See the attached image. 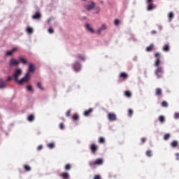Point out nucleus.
<instances>
[{
  "label": "nucleus",
  "mask_w": 179,
  "mask_h": 179,
  "mask_svg": "<svg viewBox=\"0 0 179 179\" xmlns=\"http://www.w3.org/2000/svg\"><path fill=\"white\" fill-rule=\"evenodd\" d=\"M35 67L34 64H30L28 67V72L25 74L24 77H23L20 81L19 85H23V83H27L30 80V73L34 72Z\"/></svg>",
  "instance_id": "1"
},
{
  "label": "nucleus",
  "mask_w": 179,
  "mask_h": 179,
  "mask_svg": "<svg viewBox=\"0 0 179 179\" xmlns=\"http://www.w3.org/2000/svg\"><path fill=\"white\" fill-rule=\"evenodd\" d=\"M154 57L156 58V60L154 63L155 66H157L159 68L160 66V64H162V62L160 61L161 55L159 52H155L154 54Z\"/></svg>",
  "instance_id": "2"
},
{
  "label": "nucleus",
  "mask_w": 179,
  "mask_h": 179,
  "mask_svg": "<svg viewBox=\"0 0 179 179\" xmlns=\"http://www.w3.org/2000/svg\"><path fill=\"white\" fill-rule=\"evenodd\" d=\"M155 76H157V79H162L163 78V67H157L155 71Z\"/></svg>",
  "instance_id": "3"
},
{
  "label": "nucleus",
  "mask_w": 179,
  "mask_h": 179,
  "mask_svg": "<svg viewBox=\"0 0 179 179\" xmlns=\"http://www.w3.org/2000/svg\"><path fill=\"white\" fill-rule=\"evenodd\" d=\"M103 164V159H97L94 162H90L89 166L93 167L94 166H101Z\"/></svg>",
  "instance_id": "4"
},
{
  "label": "nucleus",
  "mask_w": 179,
  "mask_h": 179,
  "mask_svg": "<svg viewBox=\"0 0 179 179\" xmlns=\"http://www.w3.org/2000/svg\"><path fill=\"white\" fill-rule=\"evenodd\" d=\"M84 6L87 10H92L96 8V3L94 1H89L88 4H85Z\"/></svg>",
  "instance_id": "5"
},
{
  "label": "nucleus",
  "mask_w": 179,
  "mask_h": 179,
  "mask_svg": "<svg viewBox=\"0 0 179 179\" xmlns=\"http://www.w3.org/2000/svg\"><path fill=\"white\" fill-rule=\"evenodd\" d=\"M20 75H22V69H17L13 75L15 82H17L18 84L19 82H20V80H19V76H20Z\"/></svg>",
  "instance_id": "6"
},
{
  "label": "nucleus",
  "mask_w": 179,
  "mask_h": 179,
  "mask_svg": "<svg viewBox=\"0 0 179 179\" xmlns=\"http://www.w3.org/2000/svg\"><path fill=\"white\" fill-rule=\"evenodd\" d=\"M108 120L110 121H117V115L115 113H110L108 114Z\"/></svg>",
  "instance_id": "7"
},
{
  "label": "nucleus",
  "mask_w": 179,
  "mask_h": 179,
  "mask_svg": "<svg viewBox=\"0 0 179 179\" xmlns=\"http://www.w3.org/2000/svg\"><path fill=\"white\" fill-rule=\"evenodd\" d=\"M90 149L92 153H93L94 155V154H96L97 150H99V146H97V145H96V144H92L90 147Z\"/></svg>",
  "instance_id": "8"
},
{
  "label": "nucleus",
  "mask_w": 179,
  "mask_h": 179,
  "mask_svg": "<svg viewBox=\"0 0 179 179\" xmlns=\"http://www.w3.org/2000/svg\"><path fill=\"white\" fill-rule=\"evenodd\" d=\"M104 30H107V24H103L97 30L96 33L98 34H101V31H104Z\"/></svg>",
  "instance_id": "9"
},
{
  "label": "nucleus",
  "mask_w": 179,
  "mask_h": 179,
  "mask_svg": "<svg viewBox=\"0 0 179 179\" xmlns=\"http://www.w3.org/2000/svg\"><path fill=\"white\" fill-rule=\"evenodd\" d=\"M73 68L74 71H76V72H79V71H80V64H79L78 62L75 63L73 65Z\"/></svg>",
  "instance_id": "10"
},
{
  "label": "nucleus",
  "mask_w": 179,
  "mask_h": 179,
  "mask_svg": "<svg viewBox=\"0 0 179 179\" xmlns=\"http://www.w3.org/2000/svg\"><path fill=\"white\" fill-rule=\"evenodd\" d=\"M17 50V48H14L10 50H8L6 53V55H7L8 57H10V55H12L13 54H14L15 52H16V50Z\"/></svg>",
  "instance_id": "11"
},
{
  "label": "nucleus",
  "mask_w": 179,
  "mask_h": 179,
  "mask_svg": "<svg viewBox=\"0 0 179 179\" xmlns=\"http://www.w3.org/2000/svg\"><path fill=\"white\" fill-rule=\"evenodd\" d=\"M10 65H12L13 66H17V65H19V61L15 59H11L10 60Z\"/></svg>",
  "instance_id": "12"
},
{
  "label": "nucleus",
  "mask_w": 179,
  "mask_h": 179,
  "mask_svg": "<svg viewBox=\"0 0 179 179\" xmlns=\"http://www.w3.org/2000/svg\"><path fill=\"white\" fill-rule=\"evenodd\" d=\"M60 177H62V179H69V173L68 172H63L60 174Z\"/></svg>",
  "instance_id": "13"
},
{
  "label": "nucleus",
  "mask_w": 179,
  "mask_h": 179,
  "mask_svg": "<svg viewBox=\"0 0 179 179\" xmlns=\"http://www.w3.org/2000/svg\"><path fill=\"white\" fill-rule=\"evenodd\" d=\"M18 62L23 64V65H26V64H27V59H26V57H19Z\"/></svg>",
  "instance_id": "14"
},
{
  "label": "nucleus",
  "mask_w": 179,
  "mask_h": 179,
  "mask_svg": "<svg viewBox=\"0 0 179 179\" xmlns=\"http://www.w3.org/2000/svg\"><path fill=\"white\" fill-rule=\"evenodd\" d=\"M93 113V108H90L84 112L85 117H89Z\"/></svg>",
  "instance_id": "15"
},
{
  "label": "nucleus",
  "mask_w": 179,
  "mask_h": 179,
  "mask_svg": "<svg viewBox=\"0 0 179 179\" xmlns=\"http://www.w3.org/2000/svg\"><path fill=\"white\" fill-rule=\"evenodd\" d=\"M85 28L88 31H90V33H94V29H93L89 24H85Z\"/></svg>",
  "instance_id": "16"
},
{
  "label": "nucleus",
  "mask_w": 179,
  "mask_h": 179,
  "mask_svg": "<svg viewBox=\"0 0 179 179\" xmlns=\"http://www.w3.org/2000/svg\"><path fill=\"white\" fill-rule=\"evenodd\" d=\"M4 87H6V81L0 79V89H4Z\"/></svg>",
  "instance_id": "17"
},
{
  "label": "nucleus",
  "mask_w": 179,
  "mask_h": 179,
  "mask_svg": "<svg viewBox=\"0 0 179 179\" xmlns=\"http://www.w3.org/2000/svg\"><path fill=\"white\" fill-rule=\"evenodd\" d=\"M32 19H41V14L40 13H36L35 15H32Z\"/></svg>",
  "instance_id": "18"
},
{
  "label": "nucleus",
  "mask_w": 179,
  "mask_h": 179,
  "mask_svg": "<svg viewBox=\"0 0 179 179\" xmlns=\"http://www.w3.org/2000/svg\"><path fill=\"white\" fill-rule=\"evenodd\" d=\"M155 94L156 96H162V94H163V92L162 91V89L160 88H157L155 90Z\"/></svg>",
  "instance_id": "19"
},
{
  "label": "nucleus",
  "mask_w": 179,
  "mask_h": 179,
  "mask_svg": "<svg viewBox=\"0 0 179 179\" xmlns=\"http://www.w3.org/2000/svg\"><path fill=\"white\" fill-rule=\"evenodd\" d=\"M162 50L165 52H169V51H170V45H169L168 44L164 45Z\"/></svg>",
  "instance_id": "20"
},
{
  "label": "nucleus",
  "mask_w": 179,
  "mask_h": 179,
  "mask_svg": "<svg viewBox=\"0 0 179 179\" xmlns=\"http://www.w3.org/2000/svg\"><path fill=\"white\" fill-rule=\"evenodd\" d=\"M171 148H177L178 146V141H173L171 143Z\"/></svg>",
  "instance_id": "21"
},
{
  "label": "nucleus",
  "mask_w": 179,
  "mask_h": 179,
  "mask_svg": "<svg viewBox=\"0 0 179 179\" xmlns=\"http://www.w3.org/2000/svg\"><path fill=\"white\" fill-rule=\"evenodd\" d=\"M71 169H72V165H71V164H67L64 166V170H66V171H69V170H71Z\"/></svg>",
  "instance_id": "22"
},
{
  "label": "nucleus",
  "mask_w": 179,
  "mask_h": 179,
  "mask_svg": "<svg viewBox=\"0 0 179 179\" xmlns=\"http://www.w3.org/2000/svg\"><path fill=\"white\" fill-rule=\"evenodd\" d=\"M120 77L122 78V79H127V78H128V74H127V73L122 72L120 75Z\"/></svg>",
  "instance_id": "23"
},
{
  "label": "nucleus",
  "mask_w": 179,
  "mask_h": 179,
  "mask_svg": "<svg viewBox=\"0 0 179 179\" xmlns=\"http://www.w3.org/2000/svg\"><path fill=\"white\" fill-rule=\"evenodd\" d=\"M158 120H159V122H161L162 124H163V122H164V121H166V118L163 115H160L158 117Z\"/></svg>",
  "instance_id": "24"
},
{
  "label": "nucleus",
  "mask_w": 179,
  "mask_h": 179,
  "mask_svg": "<svg viewBox=\"0 0 179 179\" xmlns=\"http://www.w3.org/2000/svg\"><path fill=\"white\" fill-rule=\"evenodd\" d=\"M147 9L148 10H153V9H155V6H153V3H149Z\"/></svg>",
  "instance_id": "25"
},
{
  "label": "nucleus",
  "mask_w": 179,
  "mask_h": 179,
  "mask_svg": "<svg viewBox=\"0 0 179 179\" xmlns=\"http://www.w3.org/2000/svg\"><path fill=\"white\" fill-rule=\"evenodd\" d=\"M124 96H125V97H128V98L131 97L132 93H131V92H129V91H125Z\"/></svg>",
  "instance_id": "26"
},
{
  "label": "nucleus",
  "mask_w": 179,
  "mask_h": 179,
  "mask_svg": "<svg viewBox=\"0 0 179 179\" xmlns=\"http://www.w3.org/2000/svg\"><path fill=\"white\" fill-rule=\"evenodd\" d=\"M152 50H153V44H151L150 45L146 48V51L148 52H150V51H152Z\"/></svg>",
  "instance_id": "27"
},
{
  "label": "nucleus",
  "mask_w": 179,
  "mask_h": 179,
  "mask_svg": "<svg viewBox=\"0 0 179 179\" xmlns=\"http://www.w3.org/2000/svg\"><path fill=\"white\" fill-rule=\"evenodd\" d=\"M28 121L29 122H32V121H34V115H29L27 118Z\"/></svg>",
  "instance_id": "28"
},
{
  "label": "nucleus",
  "mask_w": 179,
  "mask_h": 179,
  "mask_svg": "<svg viewBox=\"0 0 179 179\" xmlns=\"http://www.w3.org/2000/svg\"><path fill=\"white\" fill-rule=\"evenodd\" d=\"M47 146L49 148V149H54V148H55V144L54 143H48Z\"/></svg>",
  "instance_id": "29"
},
{
  "label": "nucleus",
  "mask_w": 179,
  "mask_h": 179,
  "mask_svg": "<svg viewBox=\"0 0 179 179\" xmlns=\"http://www.w3.org/2000/svg\"><path fill=\"white\" fill-rule=\"evenodd\" d=\"M24 170L25 171H31V168L29 165H24Z\"/></svg>",
  "instance_id": "30"
},
{
  "label": "nucleus",
  "mask_w": 179,
  "mask_h": 179,
  "mask_svg": "<svg viewBox=\"0 0 179 179\" xmlns=\"http://www.w3.org/2000/svg\"><path fill=\"white\" fill-rule=\"evenodd\" d=\"M72 120L73 121H78V120H79V115H78V114H74L73 116H72Z\"/></svg>",
  "instance_id": "31"
},
{
  "label": "nucleus",
  "mask_w": 179,
  "mask_h": 179,
  "mask_svg": "<svg viewBox=\"0 0 179 179\" xmlns=\"http://www.w3.org/2000/svg\"><path fill=\"white\" fill-rule=\"evenodd\" d=\"M161 106L162 107H165V108L169 107V103H167V101H164L162 102Z\"/></svg>",
  "instance_id": "32"
},
{
  "label": "nucleus",
  "mask_w": 179,
  "mask_h": 179,
  "mask_svg": "<svg viewBox=\"0 0 179 179\" xmlns=\"http://www.w3.org/2000/svg\"><path fill=\"white\" fill-rule=\"evenodd\" d=\"M170 139V134H166L164 136V141H169Z\"/></svg>",
  "instance_id": "33"
},
{
  "label": "nucleus",
  "mask_w": 179,
  "mask_h": 179,
  "mask_svg": "<svg viewBox=\"0 0 179 179\" xmlns=\"http://www.w3.org/2000/svg\"><path fill=\"white\" fill-rule=\"evenodd\" d=\"M37 88L40 89V90H44V87H43V85H41V83H37Z\"/></svg>",
  "instance_id": "34"
},
{
  "label": "nucleus",
  "mask_w": 179,
  "mask_h": 179,
  "mask_svg": "<svg viewBox=\"0 0 179 179\" xmlns=\"http://www.w3.org/2000/svg\"><path fill=\"white\" fill-rule=\"evenodd\" d=\"M105 142H106V139H104V138L99 137V143H105Z\"/></svg>",
  "instance_id": "35"
},
{
  "label": "nucleus",
  "mask_w": 179,
  "mask_h": 179,
  "mask_svg": "<svg viewBox=\"0 0 179 179\" xmlns=\"http://www.w3.org/2000/svg\"><path fill=\"white\" fill-rule=\"evenodd\" d=\"M127 113H128L129 117H132V114H134V110L129 109Z\"/></svg>",
  "instance_id": "36"
},
{
  "label": "nucleus",
  "mask_w": 179,
  "mask_h": 179,
  "mask_svg": "<svg viewBox=\"0 0 179 179\" xmlns=\"http://www.w3.org/2000/svg\"><path fill=\"white\" fill-rule=\"evenodd\" d=\"M13 79H15L14 76H9V77H8V78L6 79V82H10V80H13Z\"/></svg>",
  "instance_id": "37"
},
{
  "label": "nucleus",
  "mask_w": 179,
  "mask_h": 179,
  "mask_svg": "<svg viewBox=\"0 0 179 179\" xmlns=\"http://www.w3.org/2000/svg\"><path fill=\"white\" fill-rule=\"evenodd\" d=\"M27 31L29 34H31V33H33V28H31V27H27Z\"/></svg>",
  "instance_id": "38"
},
{
  "label": "nucleus",
  "mask_w": 179,
  "mask_h": 179,
  "mask_svg": "<svg viewBox=\"0 0 179 179\" xmlns=\"http://www.w3.org/2000/svg\"><path fill=\"white\" fill-rule=\"evenodd\" d=\"M146 156H148V157H152V151L151 150H147Z\"/></svg>",
  "instance_id": "39"
},
{
  "label": "nucleus",
  "mask_w": 179,
  "mask_h": 179,
  "mask_svg": "<svg viewBox=\"0 0 179 179\" xmlns=\"http://www.w3.org/2000/svg\"><path fill=\"white\" fill-rule=\"evenodd\" d=\"M173 17H174V13H173L172 12L169 13V20H171V19H173Z\"/></svg>",
  "instance_id": "40"
},
{
  "label": "nucleus",
  "mask_w": 179,
  "mask_h": 179,
  "mask_svg": "<svg viewBox=\"0 0 179 179\" xmlns=\"http://www.w3.org/2000/svg\"><path fill=\"white\" fill-rule=\"evenodd\" d=\"M77 58H78V59H81V61H85V57H83L82 55H78Z\"/></svg>",
  "instance_id": "41"
},
{
  "label": "nucleus",
  "mask_w": 179,
  "mask_h": 179,
  "mask_svg": "<svg viewBox=\"0 0 179 179\" xmlns=\"http://www.w3.org/2000/svg\"><path fill=\"white\" fill-rule=\"evenodd\" d=\"M27 90L28 92H33V87H31V85H28Z\"/></svg>",
  "instance_id": "42"
},
{
  "label": "nucleus",
  "mask_w": 179,
  "mask_h": 179,
  "mask_svg": "<svg viewBox=\"0 0 179 179\" xmlns=\"http://www.w3.org/2000/svg\"><path fill=\"white\" fill-rule=\"evenodd\" d=\"M115 26H118L120 24V20H115L114 22Z\"/></svg>",
  "instance_id": "43"
},
{
  "label": "nucleus",
  "mask_w": 179,
  "mask_h": 179,
  "mask_svg": "<svg viewBox=\"0 0 179 179\" xmlns=\"http://www.w3.org/2000/svg\"><path fill=\"white\" fill-rule=\"evenodd\" d=\"M93 179H101V176L100 175H95Z\"/></svg>",
  "instance_id": "44"
},
{
  "label": "nucleus",
  "mask_w": 179,
  "mask_h": 179,
  "mask_svg": "<svg viewBox=\"0 0 179 179\" xmlns=\"http://www.w3.org/2000/svg\"><path fill=\"white\" fill-rule=\"evenodd\" d=\"M59 128H60L61 129H64L65 128V126L64 125V123H63V122H62V123L59 124Z\"/></svg>",
  "instance_id": "45"
},
{
  "label": "nucleus",
  "mask_w": 179,
  "mask_h": 179,
  "mask_svg": "<svg viewBox=\"0 0 179 179\" xmlns=\"http://www.w3.org/2000/svg\"><path fill=\"white\" fill-rule=\"evenodd\" d=\"M48 33H50V34H52V33H54V29L52 28H49Z\"/></svg>",
  "instance_id": "46"
},
{
  "label": "nucleus",
  "mask_w": 179,
  "mask_h": 179,
  "mask_svg": "<svg viewBox=\"0 0 179 179\" xmlns=\"http://www.w3.org/2000/svg\"><path fill=\"white\" fill-rule=\"evenodd\" d=\"M141 143H145L146 142V138L143 137L141 138Z\"/></svg>",
  "instance_id": "47"
},
{
  "label": "nucleus",
  "mask_w": 179,
  "mask_h": 179,
  "mask_svg": "<svg viewBox=\"0 0 179 179\" xmlns=\"http://www.w3.org/2000/svg\"><path fill=\"white\" fill-rule=\"evenodd\" d=\"M66 115L67 117H70L71 116V110H67L66 113Z\"/></svg>",
  "instance_id": "48"
},
{
  "label": "nucleus",
  "mask_w": 179,
  "mask_h": 179,
  "mask_svg": "<svg viewBox=\"0 0 179 179\" xmlns=\"http://www.w3.org/2000/svg\"><path fill=\"white\" fill-rule=\"evenodd\" d=\"M174 117L176 120L178 119L179 118V113H175Z\"/></svg>",
  "instance_id": "49"
},
{
  "label": "nucleus",
  "mask_w": 179,
  "mask_h": 179,
  "mask_svg": "<svg viewBox=\"0 0 179 179\" xmlns=\"http://www.w3.org/2000/svg\"><path fill=\"white\" fill-rule=\"evenodd\" d=\"M43 150V145H39L37 148V150Z\"/></svg>",
  "instance_id": "50"
},
{
  "label": "nucleus",
  "mask_w": 179,
  "mask_h": 179,
  "mask_svg": "<svg viewBox=\"0 0 179 179\" xmlns=\"http://www.w3.org/2000/svg\"><path fill=\"white\" fill-rule=\"evenodd\" d=\"M175 156L176 157V160H179V153L178 152L176 153Z\"/></svg>",
  "instance_id": "51"
},
{
  "label": "nucleus",
  "mask_w": 179,
  "mask_h": 179,
  "mask_svg": "<svg viewBox=\"0 0 179 179\" xmlns=\"http://www.w3.org/2000/svg\"><path fill=\"white\" fill-rule=\"evenodd\" d=\"M157 33V31H156V30H152L151 31V34H156Z\"/></svg>",
  "instance_id": "52"
},
{
  "label": "nucleus",
  "mask_w": 179,
  "mask_h": 179,
  "mask_svg": "<svg viewBox=\"0 0 179 179\" xmlns=\"http://www.w3.org/2000/svg\"><path fill=\"white\" fill-rule=\"evenodd\" d=\"M148 3H152L153 2V0H147Z\"/></svg>",
  "instance_id": "53"
},
{
  "label": "nucleus",
  "mask_w": 179,
  "mask_h": 179,
  "mask_svg": "<svg viewBox=\"0 0 179 179\" xmlns=\"http://www.w3.org/2000/svg\"><path fill=\"white\" fill-rule=\"evenodd\" d=\"M159 30H162L163 29V27L162 25H158Z\"/></svg>",
  "instance_id": "54"
},
{
  "label": "nucleus",
  "mask_w": 179,
  "mask_h": 179,
  "mask_svg": "<svg viewBox=\"0 0 179 179\" xmlns=\"http://www.w3.org/2000/svg\"><path fill=\"white\" fill-rule=\"evenodd\" d=\"M96 10H98V12H100V10H101L100 7H96Z\"/></svg>",
  "instance_id": "55"
},
{
  "label": "nucleus",
  "mask_w": 179,
  "mask_h": 179,
  "mask_svg": "<svg viewBox=\"0 0 179 179\" xmlns=\"http://www.w3.org/2000/svg\"><path fill=\"white\" fill-rule=\"evenodd\" d=\"M100 3H101V4L104 3V1H100Z\"/></svg>",
  "instance_id": "56"
},
{
  "label": "nucleus",
  "mask_w": 179,
  "mask_h": 179,
  "mask_svg": "<svg viewBox=\"0 0 179 179\" xmlns=\"http://www.w3.org/2000/svg\"><path fill=\"white\" fill-rule=\"evenodd\" d=\"M83 1H86V0H83Z\"/></svg>",
  "instance_id": "57"
}]
</instances>
